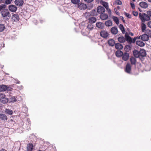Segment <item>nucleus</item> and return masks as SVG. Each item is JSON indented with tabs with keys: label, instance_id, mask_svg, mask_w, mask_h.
<instances>
[{
	"label": "nucleus",
	"instance_id": "f257e3e1",
	"mask_svg": "<svg viewBox=\"0 0 151 151\" xmlns=\"http://www.w3.org/2000/svg\"><path fill=\"white\" fill-rule=\"evenodd\" d=\"M1 17L4 19L8 20L10 18L11 15L9 10L6 9L2 10L1 12Z\"/></svg>",
	"mask_w": 151,
	"mask_h": 151
},
{
	"label": "nucleus",
	"instance_id": "f03ea898",
	"mask_svg": "<svg viewBox=\"0 0 151 151\" xmlns=\"http://www.w3.org/2000/svg\"><path fill=\"white\" fill-rule=\"evenodd\" d=\"M139 17L142 22H144L145 21H148L150 19V16L145 14H142L140 13L139 14Z\"/></svg>",
	"mask_w": 151,
	"mask_h": 151
},
{
	"label": "nucleus",
	"instance_id": "7ed1b4c3",
	"mask_svg": "<svg viewBox=\"0 0 151 151\" xmlns=\"http://www.w3.org/2000/svg\"><path fill=\"white\" fill-rule=\"evenodd\" d=\"M8 99L6 97V96L4 94H0V101L3 104H6L8 102Z\"/></svg>",
	"mask_w": 151,
	"mask_h": 151
},
{
	"label": "nucleus",
	"instance_id": "20e7f679",
	"mask_svg": "<svg viewBox=\"0 0 151 151\" xmlns=\"http://www.w3.org/2000/svg\"><path fill=\"white\" fill-rule=\"evenodd\" d=\"M9 10L12 12H14L17 11V7L14 5H10L8 7Z\"/></svg>",
	"mask_w": 151,
	"mask_h": 151
},
{
	"label": "nucleus",
	"instance_id": "39448f33",
	"mask_svg": "<svg viewBox=\"0 0 151 151\" xmlns=\"http://www.w3.org/2000/svg\"><path fill=\"white\" fill-rule=\"evenodd\" d=\"M78 8L82 10H84L86 9L87 7V6L86 4L80 3L78 4Z\"/></svg>",
	"mask_w": 151,
	"mask_h": 151
},
{
	"label": "nucleus",
	"instance_id": "423d86ee",
	"mask_svg": "<svg viewBox=\"0 0 151 151\" xmlns=\"http://www.w3.org/2000/svg\"><path fill=\"white\" fill-rule=\"evenodd\" d=\"M125 38L126 41H127L129 44L131 43L132 42V38L129 36L128 33L126 32L125 35Z\"/></svg>",
	"mask_w": 151,
	"mask_h": 151
},
{
	"label": "nucleus",
	"instance_id": "0eeeda50",
	"mask_svg": "<svg viewBox=\"0 0 151 151\" xmlns=\"http://www.w3.org/2000/svg\"><path fill=\"white\" fill-rule=\"evenodd\" d=\"M97 12L99 14H103L105 11L104 8L101 6H99L97 7Z\"/></svg>",
	"mask_w": 151,
	"mask_h": 151
},
{
	"label": "nucleus",
	"instance_id": "6e6552de",
	"mask_svg": "<svg viewBox=\"0 0 151 151\" xmlns=\"http://www.w3.org/2000/svg\"><path fill=\"white\" fill-rule=\"evenodd\" d=\"M122 60L126 61L128 59L129 56L128 53L125 52L123 53V55H122Z\"/></svg>",
	"mask_w": 151,
	"mask_h": 151
},
{
	"label": "nucleus",
	"instance_id": "1a4fd4ad",
	"mask_svg": "<svg viewBox=\"0 0 151 151\" xmlns=\"http://www.w3.org/2000/svg\"><path fill=\"white\" fill-rule=\"evenodd\" d=\"M131 65L130 63H128L126 65L125 69V72L128 73H131Z\"/></svg>",
	"mask_w": 151,
	"mask_h": 151
},
{
	"label": "nucleus",
	"instance_id": "9d476101",
	"mask_svg": "<svg viewBox=\"0 0 151 151\" xmlns=\"http://www.w3.org/2000/svg\"><path fill=\"white\" fill-rule=\"evenodd\" d=\"M9 87L4 85H0V91H4L6 90H9Z\"/></svg>",
	"mask_w": 151,
	"mask_h": 151
},
{
	"label": "nucleus",
	"instance_id": "9b49d317",
	"mask_svg": "<svg viewBox=\"0 0 151 151\" xmlns=\"http://www.w3.org/2000/svg\"><path fill=\"white\" fill-rule=\"evenodd\" d=\"M14 3L17 6H20L23 5L24 1L23 0H15Z\"/></svg>",
	"mask_w": 151,
	"mask_h": 151
},
{
	"label": "nucleus",
	"instance_id": "f8f14e48",
	"mask_svg": "<svg viewBox=\"0 0 151 151\" xmlns=\"http://www.w3.org/2000/svg\"><path fill=\"white\" fill-rule=\"evenodd\" d=\"M149 36L150 37H151L150 35H147L146 34L143 35L141 36V39L143 41H147L149 39Z\"/></svg>",
	"mask_w": 151,
	"mask_h": 151
},
{
	"label": "nucleus",
	"instance_id": "ddd939ff",
	"mask_svg": "<svg viewBox=\"0 0 151 151\" xmlns=\"http://www.w3.org/2000/svg\"><path fill=\"white\" fill-rule=\"evenodd\" d=\"M100 35L101 37L104 38H106L108 36V33L106 31H102L100 32Z\"/></svg>",
	"mask_w": 151,
	"mask_h": 151
},
{
	"label": "nucleus",
	"instance_id": "4468645a",
	"mask_svg": "<svg viewBox=\"0 0 151 151\" xmlns=\"http://www.w3.org/2000/svg\"><path fill=\"white\" fill-rule=\"evenodd\" d=\"M19 19V16L17 14H14L12 16V19L14 21H18Z\"/></svg>",
	"mask_w": 151,
	"mask_h": 151
},
{
	"label": "nucleus",
	"instance_id": "2eb2a0df",
	"mask_svg": "<svg viewBox=\"0 0 151 151\" xmlns=\"http://www.w3.org/2000/svg\"><path fill=\"white\" fill-rule=\"evenodd\" d=\"M140 6L142 8L145 9L148 7V4L145 2L142 1L139 3Z\"/></svg>",
	"mask_w": 151,
	"mask_h": 151
},
{
	"label": "nucleus",
	"instance_id": "dca6fc26",
	"mask_svg": "<svg viewBox=\"0 0 151 151\" xmlns=\"http://www.w3.org/2000/svg\"><path fill=\"white\" fill-rule=\"evenodd\" d=\"M108 16L107 14H102L100 16V18L102 20H105L107 19Z\"/></svg>",
	"mask_w": 151,
	"mask_h": 151
},
{
	"label": "nucleus",
	"instance_id": "f3484780",
	"mask_svg": "<svg viewBox=\"0 0 151 151\" xmlns=\"http://www.w3.org/2000/svg\"><path fill=\"white\" fill-rule=\"evenodd\" d=\"M139 58L140 57H144L146 55V52L143 49H141L139 51Z\"/></svg>",
	"mask_w": 151,
	"mask_h": 151
},
{
	"label": "nucleus",
	"instance_id": "a211bd4d",
	"mask_svg": "<svg viewBox=\"0 0 151 151\" xmlns=\"http://www.w3.org/2000/svg\"><path fill=\"white\" fill-rule=\"evenodd\" d=\"M115 47L116 49L119 50L122 49L123 47V45L119 43L115 44Z\"/></svg>",
	"mask_w": 151,
	"mask_h": 151
},
{
	"label": "nucleus",
	"instance_id": "6ab92c4d",
	"mask_svg": "<svg viewBox=\"0 0 151 151\" xmlns=\"http://www.w3.org/2000/svg\"><path fill=\"white\" fill-rule=\"evenodd\" d=\"M111 33L114 35H116L118 33V29L116 27H113L111 29Z\"/></svg>",
	"mask_w": 151,
	"mask_h": 151
},
{
	"label": "nucleus",
	"instance_id": "aec40b11",
	"mask_svg": "<svg viewBox=\"0 0 151 151\" xmlns=\"http://www.w3.org/2000/svg\"><path fill=\"white\" fill-rule=\"evenodd\" d=\"M88 20L89 21V23L91 24L92 23H95L96 20V18L94 17H89L88 18Z\"/></svg>",
	"mask_w": 151,
	"mask_h": 151
},
{
	"label": "nucleus",
	"instance_id": "412c9836",
	"mask_svg": "<svg viewBox=\"0 0 151 151\" xmlns=\"http://www.w3.org/2000/svg\"><path fill=\"white\" fill-rule=\"evenodd\" d=\"M123 52L120 50H117L115 52L116 56L118 57H120L123 55Z\"/></svg>",
	"mask_w": 151,
	"mask_h": 151
},
{
	"label": "nucleus",
	"instance_id": "4be33fe9",
	"mask_svg": "<svg viewBox=\"0 0 151 151\" xmlns=\"http://www.w3.org/2000/svg\"><path fill=\"white\" fill-rule=\"evenodd\" d=\"M118 40L120 43H124L126 41L125 37L123 36L120 37L118 39Z\"/></svg>",
	"mask_w": 151,
	"mask_h": 151
},
{
	"label": "nucleus",
	"instance_id": "5701e85b",
	"mask_svg": "<svg viewBox=\"0 0 151 151\" xmlns=\"http://www.w3.org/2000/svg\"><path fill=\"white\" fill-rule=\"evenodd\" d=\"M136 43L137 45L140 47L144 46L145 45V43L142 41L140 40L137 41Z\"/></svg>",
	"mask_w": 151,
	"mask_h": 151
},
{
	"label": "nucleus",
	"instance_id": "b1692460",
	"mask_svg": "<svg viewBox=\"0 0 151 151\" xmlns=\"http://www.w3.org/2000/svg\"><path fill=\"white\" fill-rule=\"evenodd\" d=\"M133 53L134 56L136 58H139V52L137 50H134L133 51Z\"/></svg>",
	"mask_w": 151,
	"mask_h": 151
},
{
	"label": "nucleus",
	"instance_id": "393cba45",
	"mask_svg": "<svg viewBox=\"0 0 151 151\" xmlns=\"http://www.w3.org/2000/svg\"><path fill=\"white\" fill-rule=\"evenodd\" d=\"M130 61L132 65H135L136 62V60L135 58L133 57L130 58Z\"/></svg>",
	"mask_w": 151,
	"mask_h": 151
},
{
	"label": "nucleus",
	"instance_id": "a878e982",
	"mask_svg": "<svg viewBox=\"0 0 151 151\" xmlns=\"http://www.w3.org/2000/svg\"><path fill=\"white\" fill-rule=\"evenodd\" d=\"M115 42L112 39H111L108 41V43L109 45L111 46H114L115 44Z\"/></svg>",
	"mask_w": 151,
	"mask_h": 151
},
{
	"label": "nucleus",
	"instance_id": "bb28decb",
	"mask_svg": "<svg viewBox=\"0 0 151 151\" xmlns=\"http://www.w3.org/2000/svg\"><path fill=\"white\" fill-rule=\"evenodd\" d=\"M105 24L106 26L108 27L111 26L112 25V22L110 20L106 21Z\"/></svg>",
	"mask_w": 151,
	"mask_h": 151
},
{
	"label": "nucleus",
	"instance_id": "cd10ccee",
	"mask_svg": "<svg viewBox=\"0 0 151 151\" xmlns=\"http://www.w3.org/2000/svg\"><path fill=\"white\" fill-rule=\"evenodd\" d=\"M0 118L3 120H5L7 119V117L5 114H0Z\"/></svg>",
	"mask_w": 151,
	"mask_h": 151
},
{
	"label": "nucleus",
	"instance_id": "c85d7f7f",
	"mask_svg": "<svg viewBox=\"0 0 151 151\" xmlns=\"http://www.w3.org/2000/svg\"><path fill=\"white\" fill-rule=\"evenodd\" d=\"M101 3L106 9L108 8L109 7V5L108 3L102 1L101 2Z\"/></svg>",
	"mask_w": 151,
	"mask_h": 151
},
{
	"label": "nucleus",
	"instance_id": "c756f323",
	"mask_svg": "<svg viewBox=\"0 0 151 151\" xmlns=\"http://www.w3.org/2000/svg\"><path fill=\"white\" fill-rule=\"evenodd\" d=\"M96 26L100 28H103L104 26L103 24L100 22H97L96 23Z\"/></svg>",
	"mask_w": 151,
	"mask_h": 151
},
{
	"label": "nucleus",
	"instance_id": "7c9ffc66",
	"mask_svg": "<svg viewBox=\"0 0 151 151\" xmlns=\"http://www.w3.org/2000/svg\"><path fill=\"white\" fill-rule=\"evenodd\" d=\"M132 46L129 45H126L124 47V50L126 52L129 51L131 49Z\"/></svg>",
	"mask_w": 151,
	"mask_h": 151
},
{
	"label": "nucleus",
	"instance_id": "2f4dec72",
	"mask_svg": "<svg viewBox=\"0 0 151 151\" xmlns=\"http://www.w3.org/2000/svg\"><path fill=\"white\" fill-rule=\"evenodd\" d=\"M33 147V145L31 144L28 145L27 147V151H31L32 150Z\"/></svg>",
	"mask_w": 151,
	"mask_h": 151
},
{
	"label": "nucleus",
	"instance_id": "473e14b6",
	"mask_svg": "<svg viewBox=\"0 0 151 151\" xmlns=\"http://www.w3.org/2000/svg\"><path fill=\"white\" fill-rule=\"evenodd\" d=\"M5 112L9 115H12V111L8 109H6L5 110Z\"/></svg>",
	"mask_w": 151,
	"mask_h": 151
},
{
	"label": "nucleus",
	"instance_id": "72a5a7b5",
	"mask_svg": "<svg viewBox=\"0 0 151 151\" xmlns=\"http://www.w3.org/2000/svg\"><path fill=\"white\" fill-rule=\"evenodd\" d=\"M5 28V26L4 24H0V32H2L4 31Z\"/></svg>",
	"mask_w": 151,
	"mask_h": 151
},
{
	"label": "nucleus",
	"instance_id": "f704fd0d",
	"mask_svg": "<svg viewBox=\"0 0 151 151\" xmlns=\"http://www.w3.org/2000/svg\"><path fill=\"white\" fill-rule=\"evenodd\" d=\"M113 19L116 24H119V20L117 17L114 16L113 17Z\"/></svg>",
	"mask_w": 151,
	"mask_h": 151
},
{
	"label": "nucleus",
	"instance_id": "c9c22d12",
	"mask_svg": "<svg viewBox=\"0 0 151 151\" xmlns=\"http://www.w3.org/2000/svg\"><path fill=\"white\" fill-rule=\"evenodd\" d=\"M6 7V5L4 4H1L0 5V12L2 10L5 9Z\"/></svg>",
	"mask_w": 151,
	"mask_h": 151
},
{
	"label": "nucleus",
	"instance_id": "e433bc0d",
	"mask_svg": "<svg viewBox=\"0 0 151 151\" xmlns=\"http://www.w3.org/2000/svg\"><path fill=\"white\" fill-rule=\"evenodd\" d=\"M119 28L121 30L123 34H124L125 32V30L124 29V27L123 25L121 24L119 25Z\"/></svg>",
	"mask_w": 151,
	"mask_h": 151
},
{
	"label": "nucleus",
	"instance_id": "4c0bfd02",
	"mask_svg": "<svg viewBox=\"0 0 151 151\" xmlns=\"http://www.w3.org/2000/svg\"><path fill=\"white\" fill-rule=\"evenodd\" d=\"M71 2L75 4H78L80 1V0H71Z\"/></svg>",
	"mask_w": 151,
	"mask_h": 151
},
{
	"label": "nucleus",
	"instance_id": "58836bf2",
	"mask_svg": "<svg viewBox=\"0 0 151 151\" xmlns=\"http://www.w3.org/2000/svg\"><path fill=\"white\" fill-rule=\"evenodd\" d=\"M142 26V30L143 32L145 31V30L146 28V26L145 24L144 23H142L141 25Z\"/></svg>",
	"mask_w": 151,
	"mask_h": 151
},
{
	"label": "nucleus",
	"instance_id": "ea45409f",
	"mask_svg": "<svg viewBox=\"0 0 151 151\" xmlns=\"http://www.w3.org/2000/svg\"><path fill=\"white\" fill-rule=\"evenodd\" d=\"M87 27L88 29L91 30L93 28V25L92 24L89 23Z\"/></svg>",
	"mask_w": 151,
	"mask_h": 151
},
{
	"label": "nucleus",
	"instance_id": "a19ab883",
	"mask_svg": "<svg viewBox=\"0 0 151 151\" xmlns=\"http://www.w3.org/2000/svg\"><path fill=\"white\" fill-rule=\"evenodd\" d=\"M91 15V13L89 12H86L85 14V16L86 18H89V17Z\"/></svg>",
	"mask_w": 151,
	"mask_h": 151
},
{
	"label": "nucleus",
	"instance_id": "79ce46f5",
	"mask_svg": "<svg viewBox=\"0 0 151 151\" xmlns=\"http://www.w3.org/2000/svg\"><path fill=\"white\" fill-rule=\"evenodd\" d=\"M115 3L117 5H121L122 4V1L119 0H116Z\"/></svg>",
	"mask_w": 151,
	"mask_h": 151
},
{
	"label": "nucleus",
	"instance_id": "37998d69",
	"mask_svg": "<svg viewBox=\"0 0 151 151\" xmlns=\"http://www.w3.org/2000/svg\"><path fill=\"white\" fill-rule=\"evenodd\" d=\"M12 0H6L5 3L6 4H9L11 3Z\"/></svg>",
	"mask_w": 151,
	"mask_h": 151
},
{
	"label": "nucleus",
	"instance_id": "c03bdc74",
	"mask_svg": "<svg viewBox=\"0 0 151 151\" xmlns=\"http://www.w3.org/2000/svg\"><path fill=\"white\" fill-rule=\"evenodd\" d=\"M11 101L12 102H15L16 101V99L14 96L12 97L11 98Z\"/></svg>",
	"mask_w": 151,
	"mask_h": 151
},
{
	"label": "nucleus",
	"instance_id": "a18cd8bd",
	"mask_svg": "<svg viewBox=\"0 0 151 151\" xmlns=\"http://www.w3.org/2000/svg\"><path fill=\"white\" fill-rule=\"evenodd\" d=\"M130 4L131 6V7L133 9H134L135 8V5L134 3L133 2H132V1H131Z\"/></svg>",
	"mask_w": 151,
	"mask_h": 151
},
{
	"label": "nucleus",
	"instance_id": "49530a36",
	"mask_svg": "<svg viewBox=\"0 0 151 151\" xmlns=\"http://www.w3.org/2000/svg\"><path fill=\"white\" fill-rule=\"evenodd\" d=\"M106 9L107 12H108L109 14V15H111V10L109 9V7L108 8Z\"/></svg>",
	"mask_w": 151,
	"mask_h": 151
},
{
	"label": "nucleus",
	"instance_id": "de8ad7c7",
	"mask_svg": "<svg viewBox=\"0 0 151 151\" xmlns=\"http://www.w3.org/2000/svg\"><path fill=\"white\" fill-rule=\"evenodd\" d=\"M125 14L127 17L129 18H131V15H130L129 14L125 13Z\"/></svg>",
	"mask_w": 151,
	"mask_h": 151
},
{
	"label": "nucleus",
	"instance_id": "09e8293b",
	"mask_svg": "<svg viewBox=\"0 0 151 151\" xmlns=\"http://www.w3.org/2000/svg\"><path fill=\"white\" fill-rule=\"evenodd\" d=\"M133 14L135 16H137L138 14V12H133Z\"/></svg>",
	"mask_w": 151,
	"mask_h": 151
},
{
	"label": "nucleus",
	"instance_id": "8fccbe9b",
	"mask_svg": "<svg viewBox=\"0 0 151 151\" xmlns=\"http://www.w3.org/2000/svg\"><path fill=\"white\" fill-rule=\"evenodd\" d=\"M84 1L87 3H90L92 2L93 0H84Z\"/></svg>",
	"mask_w": 151,
	"mask_h": 151
},
{
	"label": "nucleus",
	"instance_id": "3c124183",
	"mask_svg": "<svg viewBox=\"0 0 151 151\" xmlns=\"http://www.w3.org/2000/svg\"><path fill=\"white\" fill-rule=\"evenodd\" d=\"M147 15L150 16H151V11H148L147 12Z\"/></svg>",
	"mask_w": 151,
	"mask_h": 151
},
{
	"label": "nucleus",
	"instance_id": "603ef678",
	"mask_svg": "<svg viewBox=\"0 0 151 151\" xmlns=\"http://www.w3.org/2000/svg\"><path fill=\"white\" fill-rule=\"evenodd\" d=\"M148 27L151 28V22H149L147 24Z\"/></svg>",
	"mask_w": 151,
	"mask_h": 151
},
{
	"label": "nucleus",
	"instance_id": "864d4df0",
	"mask_svg": "<svg viewBox=\"0 0 151 151\" xmlns=\"http://www.w3.org/2000/svg\"><path fill=\"white\" fill-rule=\"evenodd\" d=\"M146 33H147L148 34H149L150 35V34H151V31H150V30H149L148 29H147L146 30Z\"/></svg>",
	"mask_w": 151,
	"mask_h": 151
},
{
	"label": "nucleus",
	"instance_id": "5fc2aeb1",
	"mask_svg": "<svg viewBox=\"0 0 151 151\" xmlns=\"http://www.w3.org/2000/svg\"><path fill=\"white\" fill-rule=\"evenodd\" d=\"M137 40V39H136V37H134L133 38V40H132V43H134V42H135V41H136Z\"/></svg>",
	"mask_w": 151,
	"mask_h": 151
},
{
	"label": "nucleus",
	"instance_id": "6e6d98bb",
	"mask_svg": "<svg viewBox=\"0 0 151 151\" xmlns=\"http://www.w3.org/2000/svg\"><path fill=\"white\" fill-rule=\"evenodd\" d=\"M120 18L122 20V21H123V22H124L125 23V20H124V17H122V16H121L120 17Z\"/></svg>",
	"mask_w": 151,
	"mask_h": 151
},
{
	"label": "nucleus",
	"instance_id": "4d7b16f0",
	"mask_svg": "<svg viewBox=\"0 0 151 151\" xmlns=\"http://www.w3.org/2000/svg\"><path fill=\"white\" fill-rule=\"evenodd\" d=\"M137 39H141V36H140L139 37H136Z\"/></svg>",
	"mask_w": 151,
	"mask_h": 151
},
{
	"label": "nucleus",
	"instance_id": "13d9d810",
	"mask_svg": "<svg viewBox=\"0 0 151 151\" xmlns=\"http://www.w3.org/2000/svg\"><path fill=\"white\" fill-rule=\"evenodd\" d=\"M4 3V1L3 0H0V4Z\"/></svg>",
	"mask_w": 151,
	"mask_h": 151
},
{
	"label": "nucleus",
	"instance_id": "bf43d9fd",
	"mask_svg": "<svg viewBox=\"0 0 151 151\" xmlns=\"http://www.w3.org/2000/svg\"><path fill=\"white\" fill-rule=\"evenodd\" d=\"M129 34L132 36H133L134 35V34L133 33L131 32L129 33Z\"/></svg>",
	"mask_w": 151,
	"mask_h": 151
},
{
	"label": "nucleus",
	"instance_id": "052dcab7",
	"mask_svg": "<svg viewBox=\"0 0 151 151\" xmlns=\"http://www.w3.org/2000/svg\"><path fill=\"white\" fill-rule=\"evenodd\" d=\"M0 151H6L5 150L2 149Z\"/></svg>",
	"mask_w": 151,
	"mask_h": 151
},
{
	"label": "nucleus",
	"instance_id": "680f3d73",
	"mask_svg": "<svg viewBox=\"0 0 151 151\" xmlns=\"http://www.w3.org/2000/svg\"><path fill=\"white\" fill-rule=\"evenodd\" d=\"M93 15H97V14H93Z\"/></svg>",
	"mask_w": 151,
	"mask_h": 151
},
{
	"label": "nucleus",
	"instance_id": "e2e57ef3",
	"mask_svg": "<svg viewBox=\"0 0 151 151\" xmlns=\"http://www.w3.org/2000/svg\"><path fill=\"white\" fill-rule=\"evenodd\" d=\"M117 8L118 9H119V6H118L117 7Z\"/></svg>",
	"mask_w": 151,
	"mask_h": 151
},
{
	"label": "nucleus",
	"instance_id": "0e129e2a",
	"mask_svg": "<svg viewBox=\"0 0 151 151\" xmlns=\"http://www.w3.org/2000/svg\"><path fill=\"white\" fill-rule=\"evenodd\" d=\"M148 1L150 2H151V0H148Z\"/></svg>",
	"mask_w": 151,
	"mask_h": 151
},
{
	"label": "nucleus",
	"instance_id": "69168bd1",
	"mask_svg": "<svg viewBox=\"0 0 151 151\" xmlns=\"http://www.w3.org/2000/svg\"><path fill=\"white\" fill-rule=\"evenodd\" d=\"M93 11H94V12H96V10H93Z\"/></svg>",
	"mask_w": 151,
	"mask_h": 151
},
{
	"label": "nucleus",
	"instance_id": "338daca9",
	"mask_svg": "<svg viewBox=\"0 0 151 151\" xmlns=\"http://www.w3.org/2000/svg\"><path fill=\"white\" fill-rule=\"evenodd\" d=\"M18 83H19V82H18Z\"/></svg>",
	"mask_w": 151,
	"mask_h": 151
}]
</instances>
